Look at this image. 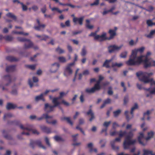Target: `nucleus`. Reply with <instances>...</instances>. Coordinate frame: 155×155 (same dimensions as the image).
Wrapping results in <instances>:
<instances>
[{"mask_svg": "<svg viewBox=\"0 0 155 155\" xmlns=\"http://www.w3.org/2000/svg\"><path fill=\"white\" fill-rule=\"evenodd\" d=\"M145 48L142 47L137 49L132 50L131 55L130 56L128 61L126 62V64L129 66L138 65L140 64L143 60L144 59V56H137V54L138 51L142 52L144 50Z\"/></svg>", "mask_w": 155, "mask_h": 155, "instance_id": "f257e3e1", "label": "nucleus"}, {"mask_svg": "<svg viewBox=\"0 0 155 155\" xmlns=\"http://www.w3.org/2000/svg\"><path fill=\"white\" fill-rule=\"evenodd\" d=\"M137 130L136 128L131 130L127 134L123 143L124 148V149L130 148V146L134 144L136 142L135 139H132L134 136V132Z\"/></svg>", "mask_w": 155, "mask_h": 155, "instance_id": "f03ea898", "label": "nucleus"}, {"mask_svg": "<svg viewBox=\"0 0 155 155\" xmlns=\"http://www.w3.org/2000/svg\"><path fill=\"white\" fill-rule=\"evenodd\" d=\"M153 73L152 72L148 73L147 72H139L136 73V75L139 78V80L147 84L150 82L151 85L153 84L155 85V81L153 80L152 78H150L149 77L152 76Z\"/></svg>", "mask_w": 155, "mask_h": 155, "instance_id": "7ed1b4c3", "label": "nucleus"}, {"mask_svg": "<svg viewBox=\"0 0 155 155\" xmlns=\"http://www.w3.org/2000/svg\"><path fill=\"white\" fill-rule=\"evenodd\" d=\"M52 102L54 104V105H51L48 103L45 104L44 110L47 114L54 111V108L59 105L58 103L55 101V99H53Z\"/></svg>", "mask_w": 155, "mask_h": 155, "instance_id": "20e7f679", "label": "nucleus"}, {"mask_svg": "<svg viewBox=\"0 0 155 155\" xmlns=\"http://www.w3.org/2000/svg\"><path fill=\"white\" fill-rule=\"evenodd\" d=\"M96 32H91L89 35V36H94V39L97 40L101 41L107 40L106 34L105 32H103L101 35H96Z\"/></svg>", "mask_w": 155, "mask_h": 155, "instance_id": "39448f33", "label": "nucleus"}, {"mask_svg": "<svg viewBox=\"0 0 155 155\" xmlns=\"http://www.w3.org/2000/svg\"><path fill=\"white\" fill-rule=\"evenodd\" d=\"M19 126L21 129L23 130H26L28 131H31L32 133L38 135L39 134V132L37 130L33 129V126L32 125H28L27 126H24L22 124L20 123Z\"/></svg>", "mask_w": 155, "mask_h": 155, "instance_id": "423d86ee", "label": "nucleus"}, {"mask_svg": "<svg viewBox=\"0 0 155 155\" xmlns=\"http://www.w3.org/2000/svg\"><path fill=\"white\" fill-rule=\"evenodd\" d=\"M144 63V67L147 68L152 66H155V61L149 59L147 57H144L142 62Z\"/></svg>", "mask_w": 155, "mask_h": 155, "instance_id": "0eeeda50", "label": "nucleus"}, {"mask_svg": "<svg viewBox=\"0 0 155 155\" xmlns=\"http://www.w3.org/2000/svg\"><path fill=\"white\" fill-rule=\"evenodd\" d=\"M17 39L18 41L20 42H25L27 41V43L29 44V45H27L26 43H25L24 48L25 49H27L30 48L33 46V43L29 39L20 37H18Z\"/></svg>", "mask_w": 155, "mask_h": 155, "instance_id": "6e6552de", "label": "nucleus"}, {"mask_svg": "<svg viewBox=\"0 0 155 155\" xmlns=\"http://www.w3.org/2000/svg\"><path fill=\"white\" fill-rule=\"evenodd\" d=\"M138 108V104L137 103H135L134 105L131 108L130 114L131 116L130 117L128 115V111H125V115L126 117V118L127 121H129L131 118L133 117V111L135 110Z\"/></svg>", "mask_w": 155, "mask_h": 155, "instance_id": "1a4fd4ad", "label": "nucleus"}, {"mask_svg": "<svg viewBox=\"0 0 155 155\" xmlns=\"http://www.w3.org/2000/svg\"><path fill=\"white\" fill-rule=\"evenodd\" d=\"M30 145L31 147L33 149H34L36 145H37L39 147L42 148L44 149H46V147L42 145L41 142L39 140L31 141Z\"/></svg>", "mask_w": 155, "mask_h": 155, "instance_id": "9d476101", "label": "nucleus"}, {"mask_svg": "<svg viewBox=\"0 0 155 155\" xmlns=\"http://www.w3.org/2000/svg\"><path fill=\"white\" fill-rule=\"evenodd\" d=\"M123 45H121L120 46H118L115 45H111L108 47V51L109 53H112L116 51L119 50Z\"/></svg>", "mask_w": 155, "mask_h": 155, "instance_id": "9b49d317", "label": "nucleus"}, {"mask_svg": "<svg viewBox=\"0 0 155 155\" xmlns=\"http://www.w3.org/2000/svg\"><path fill=\"white\" fill-rule=\"evenodd\" d=\"M52 116H49L48 114L45 113L43 114L42 116L40 117L37 118V120L38 121H41L45 118L46 119V121L48 123H50L51 122L48 120L49 119H52Z\"/></svg>", "mask_w": 155, "mask_h": 155, "instance_id": "f8f14e48", "label": "nucleus"}, {"mask_svg": "<svg viewBox=\"0 0 155 155\" xmlns=\"http://www.w3.org/2000/svg\"><path fill=\"white\" fill-rule=\"evenodd\" d=\"M74 62L68 64L65 69V73L71 74L72 73V71L71 68L74 65Z\"/></svg>", "mask_w": 155, "mask_h": 155, "instance_id": "ddd939ff", "label": "nucleus"}, {"mask_svg": "<svg viewBox=\"0 0 155 155\" xmlns=\"http://www.w3.org/2000/svg\"><path fill=\"white\" fill-rule=\"evenodd\" d=\"M121 138L119 137L116 138L114 140L111 141L110 142V144L112 149L114 150H118L119 147L117 146H115V142H120L121 141Z\"/></svg>", "mask_w": 155, "mask_h": 155, "instance_id": "4468645a", "label": "nucleus"}, {"mask_svg": "<svg viewBox=\"0 0 155 155\" xmlns=\"http://www.w3.org/2000/svg\"><path fill=\"white\" fill-rule=\"evenodd\" d=\"M60 65L58 63H55L52 64L50 69V71L52 73L55 72L59 69Z\"/></svg>", "mask_w": 155, "mask_h": 155, "instance_id": "2eb2a0df", "label": "nucleus"}, {"mask_svg": "<svg viewBox=\"0 0 155 155\" xmlns=\"http://www.w3.org/2000/svg\"><path fill=\"white\" fill-rule=\"evenodd\" d=\"M17 106L16 104L11 102H8L6 106V108L7 110H14L17 108Z\"/></svg>", "mask_w": 155, "mask_h": 155, "instance_id": "dca6fc26", "label": "nucleus"}, {"mask_svg": "<svg viewBox=\"0 0 155 155\" xmlns=\"http://www.w3.org/2000/svg\"><path fill=\"white\" fill-rule=\"evenodd\" d=\"M84 18V17L83 16L80 18H78L74 17L73 18V21L75 24H76L78 23L80 25L83 24V21Z\"/></svg>", "mask_w": 155, "mask_h": 155, "instance_id": "f3484780", "label": "nucleus"}, {"mask_svg": "<svg viewBox=\"0 0 155 155\" xmlns=\"http://www.w3.org/2000/svg\"><path fill=\"white\" fill-rule=\"evenodd\" d=\"M86 114L87 115L89 116L90 117L89 120L90 122L92 121L93 120L95 119V116L94 113L91 109H89V110L87 112Z\"/></svg>", "mask_w": 155, "mask_h": 155, "instance_id": "a211bd4d", "label": "nucleus"}, {"mask_svg": "<svg viewBox=\"0 0 155 155\" xmlns=\"http://www.w3.org/2000/svg\"><path fill=\"white\" fill-rule=\"evenodd\" d=\"M144 138L143 133L142 132L139 133V135L138 137V140L139 143L143 146H144L146 144L142 141V140Z\"/></svg>", "mask_w": 155, "mask_h": 155, "instance_id": "6ab92c4d", "label": "nucleus"}, {"mask_svg": "<svg viewBox=\"0 0 155 155\" xmlns=\"http://www.w3.org/2000/svg\"><path fill=\"white\" fill-rule=\"evenodd\" d=\"M67 93L64 92H61L60 93V96L58 97L54 98L53 99H55V101L58 103V104L59 105L60 104V102L58 101V100L59 99H61L64 97L66 96L67 95Z\"/></svg>", "mask_w": 155, "mask_h": 155, "instance_id": "aec40b11", "label": "nucleus"}, {"mask_svg": "<svg viewBox=\"0 0 155 155\" xmlns=\"http://www.w3.org/2000/svg\"><path fill=\"white\" fill-rule=\"evenodd\" d=\"M123 65V64L121 63H117V62H112L111 67L113 68V70L114 71H116V69L115 68V67L120 68Z\"/></svg>", "mask_w": 155, "mask_h": 155, "instance_id": "412c9836", "label": "nucleus"}, {"mask_svg": "<svg viewBox=\"0 0 155 155\" xmlns=\"http://www.w3.org/2000/svg\"><path fill=\"white\" fill-rule=\"evenodd\" d=\"M97 91L98 90L94 86V87L91 88H87L86 89L85 92L88 94H92Z\"/></svg>", "mask_w": 155, "mask_h": 155, "instance_id": "4be33fe9", "label": "nucleus"}, {"mask_svg": "<svg viewBox=\"0 0 155 155\" xmlns=\"http://www.w3.org/2000/svg\"><path fill=\"white\" fill-rule=\"evenodd\" d=\"M108 32L110 35V37L108 39L107 38V39L110 40L112 39L116 35L115 31L112 29H110Z\"/></svg>", "mask_w": 155, "mask_h": 155, "instance_id": "5701e85b", "label": "nucleus"}, {"mask_svg": "<svg viewBox=\"0 0 155 155\" xmlns=\"http://www.w3.org/2000/svg\"><path fill=\"white\" fill-rule=\"evenodd\" d=\"M3 79L5 81L8 82L5 85V86H8L11 82V77L9 75L5 76L4 77Z\"/></svg>", "mask_w": 155, "mask_h": 155, "instance_id": "b1692460", "label": "nucleus"}, {"mask_svg": "<svg viewBox=\"0 0 155 155\" xmlns=\"http://www.w3.org/2000/svg\"><path fill=\"white\" fill-rule=\"evenodd\" d=\"M112 59H110V60H106L104 63L103 66V67H105L106 68H108L110 67V66L109 65V63L111 62L112 61Z\"/></svg>", "mask_w": 155, "mask_h": 155, "instance_id": "393cba45", "label": "nucleus"}, {"mask_svg": "<svg viewBox=\"0 0 155 155\" xmlns=\"http://www.w3.org/2000/svg\"><path fill=\"white\" fill-rule=\"evenodd\" d=\"M46 26L45 24H40L38 26H35L34 27V28L37 30H41V29H44Z\"/></svg>", "mask_w": 155, "mask_h": 155, "instance_id": "a878e982", "label": "nucleus"}, {"mask_svg": "<svg viewBox=\"0 0 155 155\" xmlns=\"http://www.w3.org/2000/svg\"><path fill=\"white\" fill-rule=\"evenodd\" d=\"M15 65H12L7 67L6 68V71L7 72H12L14 71L15 69Z\"/></svg>", "mask_w": 155, "mask_h": 155, "instance_id": "bb28decb", "label": "nucleus"}, {"mask_svg": "<svg viewBox=\"0 0 155 155\" xmlns=\"http://www.w3.org/2000/svg\"><path fill=\"white\" fill-rule=\"evenodd\" d=\"M155 34V29L151 31L149 34H145V35L144 36L148 38H151L153 37V35Z\"/></svg>", "mask_w": 155, "mask_h": 155, "instance_id": "cd10ccee", "label": "nucleus"}, {"mask_svg": "<svg viewBox=\"0 0 155 155\" xmlns=\"http://www.w3.org/2000/svg\"><path fill=\"white\" fill-rule=\"evenodd\" d=\"M111 100L109 98H107L104 101L103 104L100 107L101 108H102L104 107L106 104H110L111 103Z\"/></svg>", "mask_w": 155, "mask_h": 155, "instance_id": "c85d7f7f", "label": "nucleus"}, {"mask_svg": "<svg viewBox=\"0 0 155 155\" xmlns=\"http://www.w3.org/2000/svg\"><path fill=\"white\" fill-rule=\"evenodd\" d=\"M6 59L9 61H16L18 60V59L12 56H8L6 58Z\"/></svg>", "mask_w": 155, "mask_h": 155, "instance_id": "c756f323", "label": "nucleus"}, {"mask_svg": "<svg viewBox=\"0 0 155 155\" xmlns=\"http://www.w3.org/2000/svg\"><path fill=\"white\" fill-rule=\"evenodd\" d=\"M41 129L45 132L47 133L51 132V130L50 128H48L45 126H43L41 127Z\"/></svg>", "mask_w": 155, "mask_h": 155, "instance_id": "7c9ffc66", "label": "nucleus"}, {"mask_svg": "<svg viewBox=\"0 0 155 155\" xmlns=\"http://www.w3.org/2000/svg\"><path fill=\"white\" fill-rule=\"evenodd\" d=\"M127 132L126 131H123L122 130H120L118 132L117 134H118L119 137L120 138L124 136L126 134Z\"/></svg>", "mask_w": 155, "mask_h": 155, "instance_id": "2f4dec72", "label": "nucleus"}, {"mask_svg": "<svg viewBox=\"0 0 155 155\" xmlns=\"http://www.w3.org/2000/svg\"><path fill=\"white\" fill-rule=\"evenodd\" d=\"M6 15L7 17L9 18H13L15 21L16 20V17L12 13L9 12Z\"/></svg>", "mask_w": 155, "mask_h": 155, "instance_id": "473e14b6", "label": "nucleus"}, {"mask_svg": "<svg viewBox=\"0 0 155 155\" xmlns=\"http://www.w3.org/2000/svg\"><path fill=\"white\" fill-rule=\"evenodd\" d=\"M154 134V133L151 131L148 133L147 137L145 138V139L147 141L149 140L152 137Z\"/></svg>", "mask_w": 155, "mask_h": 155, "instance_id": "72a5a7b5", "label": "nucleus"}, {"mask_svg": "<svg viewBox=\"0 0 155 155\" xmlns=\"http://www.w3.org/2000/svg\"><path fill=\"white\" fill-rule=\"evenodd\" d=\"M36 37L38 38H40L41 40H46L49 38V37L45 35H43L42 36L37 35Z\"/></svg>", "mask_w": 155, "mask_h": 155, "instance_id": "f704fd0d", "label": "nucleus"}, {"mask_svg": "<svg viewBox=\"0 0 155 155\" xmlns=\"http://www.w3.org/2000/svg\"><path fill=\"white\" fill-rule=\"evenodd\" d=\"M3 39L6 41H11L13 40V38L11 36L8 35L4 37Z\"/></svg>", "mask_w": 155, "mask_h": 155, "instance_id": "c9c22d12", "label": "nucleus"}, {"mask_svg": "<svg viewBox=\"0 0 155 155\" xmlns=\"http://www.w3.org/2000/svg\"><path fill=\"white\" fill-rule=\"evenodd\" d=\"M143 155H149L153 154V151L152 150H143Z\"/></svg>", "mask_w": 155, "mask_h": 155, "instance_id": "e433bc0d", "label": "nucleus"}, {"mask_svg": "<svg viewBox=\"0 0 155 155\" xmlns=\"http://www.w3.org/2000/svg\"><path fill=\"white\" fill-rule=\"evenodd\" d=\"M101 81L98 80L97 81V83L94 85V86L98 90H99L101 89V87L100 85Z\"/></svg>", "mask_w": 155, "mask_h": 155, "instance_id": "4c0bfd02", "label": "nucleus"}, {"mask_svg": "<svg viewBox=\"0 0 155 155\" xmlns=\"http://www.w3.org/2000/svg\"><path fill=\"white\" fill-rule=\"evenodd\" d=\"M62 120H66L67 121L68 123L70 124L71 125H72L73 123L71 120L70 118L69 117H63L61 118Z\"/></svg>", "mask_w": 155, "mask_h": 155, "instance_id": "58836bf2", "label": "nucleus"}, {"mask_svg": "<svg viewBox=\"0 0 155 155\" xmlns=\"http://www.w3.org/2000/svg\"><path fill=\"white\" fill-rule=\"evenodd\" d=\"M87 50L85 47H84L82 49L81 54L82 56H85L87 54Z\"/></svg>", "mask_w": 155, "mask_h": 155, "instance_id": "ea45409f", "label": "nucleus"}, {"mask_svg": "<svg viewBox=\"0 0 155 155\" xmlns=\"http://www.w3.org/2000/svg\"><path fill=\"white\" fill-rule=\"evenodd\" d=\"M13 116L12 114L11 113H8L5 114L3 117V119L4 120H6L8 118H10Z\"/></svg>", "mask_w": 155, "mask_h": 155, "instance_id": "a19ab883", "label": "nucleus"}, {"mask_svg": "<svg viewBox=\"0 0 155 155\" xmlns=\"http://www.w3.org/2000/svg\"><path fill=\"white\" fill-rule=\"evenodd\" d=\"M58 59L60 62L64 63L67 61V60L63 56L59 57L58 58Z\"/></svg>", "mask_w": 155, "mask_h": 155, "instance_id": "79ce46f5", "label": "nucleus"}, {"mask_svg": "<svg viewBox=\"0 0 155 155\" xmlns=\"http://www.w3.org/2000/svg\"><path fill=\"white\" fill-rule=\"evenodd\" d=\"M93 144L92 143H90L87 144V147L89 149V151L91 152L93 151Z\"/></svg>", "mask_w": 155, "mask_h": 155, "instance_id": "37998d69", "label": "nucleus"}, {"mask_svg": "<svg viewBox=\"0 0 155 155\" xmlns=\"http://www.w3.org/2000/svg\"><path fill=\"white\" fill-rule=\"evenodd\" d=\"M56 51L58 53L60 54H62L64 52V51L60 48L59 47H58L56 49Z\"/></svg>", "mask_w": 155, "mask_h": 155, "instance_id": "c03bdc74", "label": "nucleus"}, {"mask_svg": "<svg viewBox=\"0 0 155 155\" xmlns=\"http://www.w3.org/2000/svg\"><path fill=\"white\" fill-rule=\"evenodd\" d=\"M121 113V110H118L114 112V116L115 117H117Z\"/></svg>", "mask_w": 155, "mask_h": 155, "instance_id": "a18cd8bd", "label": "nucleus"}, {"mask_svg": "<svg viewBox=\"0 0 155 155\" xmlns=\"http://www.w3.org/2000/svg\"><path fill=\"white\" fill-rule=\"evenodd\" d=\"M43 96V94H41L40 95L36 96L35 98V101H38L42 99Z\"/></svg>", "mask_w": 155, "mask_h": 155, "instance_id": "49530a36", "label": "nucleus"}, {"mask_svg": "<svg viewBox=\"0 0 155 155\" xmlns=\"http://www.w3.org/2000/svg\"><path fill=\"white\" fill-rule=\"evenodd\" d=\"M127 52L126 51L123 52L121 53L120 56L121 58H125L126 57Z\"/></svg>", "mask_w": 155, "mask_h": 155, "instance_id": "de8ad7c7", "label": "nucleus"}, {"mask_svg": "<svg viewBox=\"0 0 155 155\" xmlns=\"http://www.w3.org/2000/svg\"><path fill=\"white\" fill-rule=\"evenodd\" d=\"M111 123V121H109L108 122H104L103 124V125L104 127H105L106 128H107V127L109 126Z\"/></svg>", "mask_w": 155, "mask_h": 155, "instance_id": "09e8293b", "label": "nucleus"}, {"mask_svg": "<svg viewBox=\"0 0 155 155\" xmlns=\"http://www.w3.org/2000/svg\"><path fill=\"white\" fill-rule=\"evenodd\" d=\"M147 24L149 26H151L153 25L154 23H153L151 20H149L147 21Z\"/></svg>", "mask_w": 155, "mask_h": 155, "instance_id": "8fccbe9b", "label": "nucleus"}, {"mask_svg": "<svg viewBox=\"0 0 155 155\" xmlns=\"http://www.w3.org/2000/svg\"><path fill=\"white\" fill-rule=\"evenodd\" d=\"M129 100V97L128 95L126 96L124 99V104L126 105Z\"/></svg>", "mask_w": 155, "mask_h": 155, "instance_id": "3c124183", "label": "nucleus"}, {"mask_svg": "<svg viewBox=\"0 0 155 155\" xmlns=\"http://www.w3.org/2000/svg\"><path fill=\"white\" fill-rule=\"evenodd\" d=\"M36 65H28L27 67L31 70H34L35 69Z\"/></svg>", "mask_w": 155, "mask_h": 155, "instance_id": "603ef678", "label": "nucleus"}, {"mask_svg": "<svg viewBox=\"0 0 155 155\" xmlns=\"http://www.w3.org/2000/svg\"><path fill=\"white\" fill-rule=\"evenodd\" d=\"M153 110V109H152L151 110H147L146 112L144 113L143 116H145L146 115L149 116Z\"/></svg>", "mask_w": 155, "mask_h": 155, "instance_id": "864d4df0", "label": "nucleus"}, {"mask_svg": "<svg viewBox=\"0 0 155 155\" xmlns=\"http://www.w3.org/2000/svg\"><path fill=\"white\" fill-rule=\"evenodd\" d=\"M99 4V0H96L93 3L90 4L91 6L97 5Z\"/></svg>", "mask_w": 155, "mask_h": 155, "instance_id": "5fc2aeb1", "label": "nucleus"}, {"mask_svg": "<svg viewBox=\"0 0 155 155\" xmlns=\"http://www.w3.org/2000/svg\"><path fill=\"white\" fill-rule=\"evenodd\" d=\"M51 10L52 11H56L60 13H62V11L61 10L59 9L58 8L54 7L51 8Z\"/></svg>", "mask_w": 155, "mask_h": 155, "instance_id": "6e6d98bb", "label": "nucleus"}, {"mask_svg": "<svg viewBox=\"0 0 155 155\" xmlns=\"http://www.w3.org/2000/svg\"><path fill=\"white\" fill-rule=\"evenodd\" d=\"M4 137L7 140H12L13 139V138L12 137L9 135H6L4 136Z\"/></svg>", "mask_w": 155, "mask_h": 155, "instance_id": "4d7b16f0", "label": "nucleus"}, {"mask_svg": "<svg viewBox=\"0 0 155 155\" xmlns=\"http://www.w3.org/2000/svg\"><path fill=\"white\" fill-rule=\"evenodd\" d=\"M21 5L22 9L23 11H26L27 10L28 8L27 6L24 5L23 3H21Z\"/></svg>", "mask_w": 155, "mask_h": 155, "instance_id": "13d9d810", "label": "nucleus"}, {"mask_svg": "<svg viewBox=\"0 0 155 155\" xmlns=\"http://www.w3.org/2000/svg\"><path fill=\"white\" fill-rule=\"evenodd\" d=\"M45 140L46 144L49 147H50L51 145L49 142V140L47 137H45Z\"/></svg>", "mask_w": 155, "mask_h": 155, "instance_id": "bf43d9fd", "label": "nucleus"}, {"mask_svg": "<svg viewBox=\"0 0 155 155\" xmlns=\"http://www.w3.org/2000/svg\"><path fill=\"white\" fill-rule=\"evenodd\" d=\"M46 6L45 5L43 7L41 8V11L43 13H45L46 12Z\"/></svg>", "mask_w": 155, "mask_h": 155, "instance_id": "052dcab7", "label": "nucleus"}, {"mask_svg": "<svg viewBox=\"0 0 155 155\" xmlns=\"http://www.w3.org/2000/svg\"><path fill=\"white\" fill-rule=\"evenodd\" d=\"M146 90L150 92L151 94H155V88H153L152 90H150V89H146Z\"/></svg>", "mask_w": 155, "mask_h": 155, "instance_id": "680f3d73", "label": "nucleus"}, {"mask_svg": "<svg viewBox=\"0 0 155 155\" xmlns=\"http://www.w3.org/2000/svg\"><path fill=\"white\" fill-rule=\"evenodd\" d=\"M54 139L57 141H62V139L61 137L58 136H55L54 137Z\"/></svg>", "mask_w": 155, "mask_h": 155, "instance_id": "e2e57ef3", "label": "nucleus"}, {"mask_svg": "<svg viewBox=\"0 0 155 155\" xmlns=\"http://www.w3.org/2000/svg\"><path fill=\"white\" fill-rule=\"evenodd\" d=\"M61 103L63 104L64 105L67 106H68L70 105L69 104L68 102L65 101L64 100H62L61 101Z\"/></svg>", "mask_w": 155, "mask_h": 155, "instance_id": "0e129e2a", "label": "nucleus"}, {"mask_svg": "<svg viewBox=\"0 0 155 155\" xmlns=\"http://www.w3.org/2000/svg\"><path fill=\"white\" fill-rule=\"evenodd\" d=\"M112 88L111 87H109V90L108 91V94L110 95H111L113 94V91L111 90Z\"/></svg>", "mask_w": 155, "mask_h": 155, "instance_id": "69168bd1", "label": "nucleus"}, {"mask_svg": "<svg viewBox=\"0 0 155 155\" xmlns=\"http://www.w3.org/2000/svg\"><path fill=\"white\" fill-rule=\"evenodd\" d=\"M32 9L34 11H36L38 10V7L36 5H33L31 7Z\"/></svg>", "mask_w": 155, "mask_h": 155, "instance_id": "338daca9", "label": "nucleus"}, {"mask_svg": "<svg viewBox=\"0 0 155 155\" xmlns=\"http://www.w3.org/2000/svg\"><path fill=\"white\" fill-rule=\"evenodd\" d=\"M119 127V125L116 122H114L113 124V128L115 129L117 127Z\"/></svg>", "mask_w": 155, "mask_h": 155, "instance_id": "774afa93", "label": "nucleus"}]
</instances>
